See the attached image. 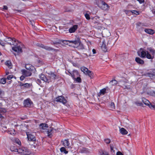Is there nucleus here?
<instances>
[{
	"label": "nucleus",
	"instance_id": "obj_5",
	"mask_svg": "<svg viewBox=\"0 0 155 155\" xmlns=\"http://www.w3.org/2000/svg\"><path fill=\"white\" fill-rule=\"evenodd\" d=\"M98 0L101 3L100 5H98L101 9L104 10H107L109 9L110 6L105 2L101 0Z\"/></svg>",
	"mask_w": 155,
	"mask_h": 155
},
{
	"label": "nucleus",
	"instance_id": "obj_28",
	"mask_svg": "<svg viewBox=\"0 0 155 155\" xmlns=\"http://www.w3.org/2000/svg\"><path fill=\"white\" fill-rule=\"evenodd\" d=\"M40 127L42 129L45 130L48 128V125L45 123H42L40 125Z\"/></svg>",
	"mask_w": 155,
	"mask_h": 155
},
{
	"label": "nucleus",
	"instance_id": "obj_1",
	"mask_svg": "<svg viewBox=\"0 0 155 155\" xmlns=\"http://www.w3.org/2000/svg\"><path fill=\"white\" fill-rule=\"evenodd\" d=\"M18 153L21 155H28L31 153L30 151L28 148L25 147L19 148Z\"/></svg>",
	"mask_w": 155,
	"mask_h": 155
},
{
	"label": "nucleus",
	"instance_id": "obj_62",
	"mask_svg": "<svg viewBox=\"0 0 155 155\" xmlns=\"http://www.w3.org/2000/svg\"><path fill=\"white\" fill-rule=\"evenodd\" d=\"M6 129H7V127H4L2 128V129L5 131L6 130Z\"/></svg>",
	"mask_w": 155,
	"mask_h": 155
},
{
	"label": "nucleus",
	"instance_id": "obj_14",
	"mask_svg": "<svg viewBox=\"0 0 155 155\" xmlns=\"http://www.w3.org/2000/svg\"><path fill=\"white\" fill-rule=\"evenodd\" d=\"M39 78L42 80L48 83H49L50 81H49L48 78H47L45 75L43 74H41V75H39Z\"/></svg>",
	"mask_w": 155,
	"mask_h": 155
},
{
	"label": "nucleus",
	"instance_id": "obj_46",
	"mask_svg": "<svg viewBox=\"0 0 155 155\" xmlns=\"http://www.w3.org/2000/svg\"><path fill=\"white\" fill-rule=\"evenodd\" d=\"M104 141L107 144H109L110 142V140L109 139H105Z\"/></svg>",
	"mask_w": 155,
	"mask_h": 155
},
{
	"label": "nucleus",
	"instance_id": "obj_34",
	"mask_svg": "<svg viewBox=\"0 0 155 155\" xmlns=\"http://www.w3.org/2000/svg\"><path fill=\"white\" fill-rule=\"evenodd\" d=\"M6 65L7 66L10 68H12V63L10 61H7L5 63Z\"/></svg>",
	"mask_w": 155,
	"mask_h": 155
},
{
	"label": "nucleus",
	"instance_id": "obj_16",
	"mask_svg": "<svg viewBox=\"0 0 155 155\" xmlns=\"http://www.w3.org/2000/svg\"><path fill=\"white\" fill-rule=\"evenodd\" d=\"M79 152L81 153H90V150L88 149L82 148L80 150Z\"/></svg>",
	"mask_w": 155,
	"mask_h": 155
},
{
	"label": "nucleus",
	"instance_id": "obj_12",
	"mask_svg": "<svg viewBox=\"0 0 155 155\" xmlns=\"http://www.w3.org/2000/svg\"><path fill=\"white\" fill-rule=\"evenodd\" d=\"M32 103L31 101L28 99L25 100L24 102V106L25 107H30Z\"/></svg>",
	"mask_w": 155,
	"mask_h": 155
},
{
	"label": "nucleus",
	"instance_id": "obj_49",
	"mask_svg": "<svg viewBox=\"0 0 155 155\" xmlns=\"http://www.w3.org/2000/svg\"><path fill=\"white\" fill-rule=\"evenodd\" d=\"M13 76L12 75H9L7 77V79L8 80H11V79L12 78Z\"/></svg>",
	"mask_w": 155,
	"mask_h": 155
},
{
	"label": "nucleus",
	"instance_id": "obj_17",
	"mask_svg": "<svg viewBox=\"0 0 155 155\" xmlns=\"http://www.w3.org/2000/svg\"><path fill=\"white\" fill-rule=\"evenodd\" d=\"M25 68L27 70L32 71L33 69H35L34 67L30 64H26L25 65Z\"/></svg>",
	"mask_w": 155,
	"mask_h": 155
},
{
	"label": "nucleus",
	"instance_id": "obj_42",
	"mask_svg": "<svg viewBox=\"0 0 155 155\" xmlns=\"http://www.w3.org/2000/svg\"><path fill=\"white\" fill-rule=\"evenodd\" d=\"M110 148L111 151L112 153V154H115L113 146H112V145H110Z\"/></svg>",
	"mask_w": 155,
	"mask_h": 155
},
{
	"label": "nucleus",
	"instance_id": "obj_31",
	"mask_svg": "<svg viewBox=\"0 0 155 155\" xmlns=\"http://www.w3.org/2000/svg\"><path fill=\"white\" fill-rule=\"evenodd\" d=\"M10 150L12 151L18 152V149L16 147L13 145L10 148Z\"/></svg>",
	"mask_w": 155,
	"mask_h": 155
},
{
	"label": "nucleus",
	"instance_id": "obj_22",
	"mask_svg": "<svg viewBox=\"0 0 155 155\" xmlns=\"http://www.w3.org/2000/svg\"><path fill=\"white\" fill-rule=\"evenodd\" d=\"M70 74L74 79H76L75 75H77V76H78V73L76 71H73L72 73H70Z\"/></svg>",
	"mask_w": 155,
	"mask_h": 155
},
{
	"label": "nucleus",
	"instance_id": "obj_36",
	"mask_svg": "<svg viewBox=\"0 0 155 155\" xmlns=\"http://www.w3.org/2000/svg\"><path fill=\"white\" fill-rule=\"evenodd\" d=\"M60 151L61 152H64L65 154L67 153L68 151H66L64 147H62L60 148Z\"/></svg>",
	"mask_w": 155,
	"mask_h": 155
},
{
	"label": "nucleus",
	"instance_id": "obj_21",
	"mask_svg": "<svg viewBox=\"0 0 155 155\" xmlns=\"http://www.w3.org/2000/svg\"><path fill=\"white\" fill-rule=\"evenodd\" d=\"M144 31L147 33L151 35L153 34L155 32L154 30L150 29H145Z\"/></svg>",
	"mask_w": 155,
	"mask_h": 155
},
{
	"label": "nucleus",
	"instance_id": "obj_60",
	"mask_svg": "<svg viewBox=\"0 0 155 155\" xmlns=\"http://www.w3.org/2000/svg\"><path fill=\"white\" fill-rule=\"evenodd\" d=\"M82 56L84 57H87V55L86 54H83Z\"/></svg>",
	"mask_w": 155,
	"mask_h": 155
},
{
	"label": "nucleus",
	"instance_id": "obj_4",
	"mask_svg": "<svg viewBox=\"0 0 155 155\" xmlns=\"http://www.w3.org/2000/svg\"><path fill=\"white\" fill-rule=\"evenodd\" d=\"M69 43L71 44V45L74 48H77L81 45V42L78 38H77L74 40L69 41Z\"/></svg>",
	"mask_w": 155,
	"mask_h": 155
},
{
	"label": "nucleus",
	"instance_id": "obj_26",
	"mask_svg": "<svg viewBox=\"0 0 155 155\" xmlns=\"http://www.w3.org/2000/svg\"><path fill=\"white\" fill-rule=\"evenodd\" d=\"M52 128L50 127L49 129H48L47 131L48 136L49 137H51L52 136Z\"/></svg>",
	"mask_w": 155,
	"mask_h": 155
},
{
	"label": "nucleus",
	"instance_id": "obj_38",
	"mask_svg": "<svg viewBox=\"0 0 155 155\" xmlns=\"http://www.w3.org/2000/svg\"><path fill=\"white\" fill-rule=\"evenodd\" d=\"M84 16L87 19L89 20L90 19V15L88 12H87L85 13L84 14Z\"/></svg>",
	"mask_w": 155,
	"mask_h": 155
},
{
	"label": "nucleus",
	"instance_id": "obj_11",
	"mask_svg": "<svg viewBox=\"0 0 155 155\" xmlns=\"http://www.w3.org/2000/svg\"><path fill=\"white\" fill-rule=\"evenodd\" d=\"M141 50L142 48H140V51H138L137 52L139 56L142 58H145L146 56L147 57V51L143 50L141 51Z\"/></svg>",
	"mask_w": 155,
	"mask_h": 155
},
{
	"label": "nucleus",
	"instance_id": "obj_23",
	"mask_svg": "<svg viewBox=\"0 0 155 155\" xmlns=\"http://www.w3.org/2000/svg\"><path fill=\"white\" fill-rule=\"evenodd\" d=\"M69 41H70V40H61L58 42H54V44H57V43L60 44L61 43V42H62L64 44L68 45V43H69Z\"/></svg>",
	"mask_w": 155,
	"mask_h": 155
},
{
	"label": "nucleus",
	"instance_id": "obj_6",
	"mask_svg": "<svg viewBox=\"0 0 155 155\" xmlns=\"http://www.w3.org/2000/svg\"><path fill=\"white\" fill-rule=\"evenodd\" d=\"M107 41V38L103 39L102 40V41L101 43L100 44L102 50L106 52L107 51V46L106 45V44Z\"/></svg>",
	"mask_w": 155,
	"mask_h": 155
},
{
	"label": "nucleus",
	"instance_id": "obj_47",
	"mask_svg": "<svg viewBox=\"0 0 155 155\" xmlns=\"http://www.w3.org/2000/svg\"><path fill=\"white\" fill-rule=\"evenodd\" d=\"M125 12L127 14H128L129 13H133V11L131 10H125Z\"/></svg>",
	"mask_w": 155,
	"mask_h": 155
},
{
	"label": "nucleus",
	"instance_id": "obj_59",
	"mask_svg": "<svg viewBox=\"0 0 155 155\" xmlns=\"http://www.w3.org/2000/svg\"><path fill=\"white\" fill-rule=\"evenodd\" d=\"M3 9L5 10H7L8 9V7L6 5H4L3 6Z\"/></svg>",
	"mask_w": 155,
	"mask_h": 155
},
{
	"label": "nucleus",
	"instance_id": "obj_29",
	"mask_svg": "<svg viewBox=\"0 0 155 155\" xmlns=\"http://www.w3.org/2000/svg\"><path fill=\"white\" fill-rule=\"evenodd\" d=\"M64 146L65 147H68L69 145V143L68 140H65L63 141Z\"/></svg>",
	"mask_w": 155,
	"mask_h": 155
},
{
	"label": "nucleus",
	"instance_id": "obj_18",
	"mask_svg": "<svg viewBox=\"0 0 155 155\" xmlns=\"http://www.w3.org/2000/svg\"><path fill=\"white\" fill-rule=\"evenodd\" d=\"M28 138V140L31 141H35V136L31 134H27Z\"/></svg>",
	"mask_w": 155,
	"mask_h": 155
},
{
	"label": "nucleus",
	"instance_id": "obj_19",
	"mask_svg": "<svg viewBox=\"0 0 155 155\" xmlns=\"http://www.w3.org/2000/svg\"><path fill=\"white\" fill-rule=\"evenodd\" d=\"M56 75L54 73H51L49 74L48 76V78L50 82L52 81L53 80H54L55 78Z\"/></svg>",
	"mask_w": 155,
	"mask_h": 155
},
{
	"label": "nucleus",
	"instance_id": "obj_32",
	"mask_svg": "<svg viewBox=\"0 0 155 155\" xmlns=\"http://www.w3.org/2000/svg\"><path fill=\"white\" fill-rule=\"evenodd\" d=\"M142 101L146 105H149V104H150V102L149 101H148L146 99L144 98H142Z\"/></svg>",
	"mask_w": 155,
	"mask_h": 155
},
{
	"label": "nucleus",
	"instance_id": "obj_52",
	"mask_svg": "<svg viewBox=\"0 0 155 155\" xmlns=\"http://www.w3.org/2000/svg\"><path fill=\"white\" fill-rule=\"evenodd\" d=\"M96 19V18H92V22L94 23H98V21H96L95 20Z\"/></svg>",
	"mask_w": 155,
	"mask_h": 155
},
{
	"label": "nucleus",
	"instance_id": "obj_40",
	"mask_svg": "<svg viewBox=\"0 0 155 155\" xmlns=\"http://www.w3.org/2000/svg\"><path fill=\"white\" fill-rule=\"evenodd\" d=\"M147 74L148 76L150 78H153L154 76L152 72L151 73H147Z\"/></svg>",
	"mask_w": 155,
	"mask_h": 155
},
{
	"label": "nucleus",
	"instance_id": "obj_15",
	"mask_svg": "<svg viewBox=\"0 0 155 155\" xmlns=\"http://www.w3.org/2000/svg\"><path fill=\"white\" fill-rule=\"evenodd\" d=\"M116 41V40L114 39L110 38L108 40H107V45L109 44L111 46H113L115 44Z\"/></svg>",
	"mask_w": 155,
	"mask_h": 155
},
{
	"label": "nucleus",
	"instance_id": "obj_13",
	"mask_svg": "<svg viewBox=\"0 0 155 155\" xmlns=\"http://www.w3.org/2000/svg\"><path fill=\"white\" fill-rule=\"evenodd\" d=\"M13 50L18 53L22 52V49L20 46H15L12 48Z\"/></svg>",
	"mask_w": 155,
	"mask_h": 155
},
{
	"label": "nucleus",
	"instance_id": "obj_35",
	"mask_svg": "<svg viewBox=\"0 0 155 155\" xmlns=\"http://www.w3.org/2000/svg\"><path fill=\"white\" fill-rule=\"evenodd\" d=\"M6 82V78H2L0 80V83L1 84H4Z\"/></svg>",
	"mask_w": 155,
	"mask_h": 155
},
{
	"label": "nucleus",
	"instance_id": "obj_2",
	"mask_svg": "<svg viewBox=\"0 0 155 155\" xmlns=\"http://www.w3.org/2000/svg\"><path fill=\"white\" fill-rule=\"evenodd\" d=\"M127 80L125 78H122L121 80L118 81V84L123 85L122 87L124 89H130V86L129 85L125 84L127 82Z\"/></svg>",
	"mask_w": 155,
	"mask_h": 155
},
{
	"label": "nucleus",
	"instance_id": "obj_20",
	"mask_svg": "<svg viewBox=\"0 0 155 155\" xmlns=\"http://www.w3.org/2000/svg\"><path fill=\"white\" fill-rule=\"evenodd\" d=\"M77 25H74L72 27L70 28L69 29V32L72 33L74 32L75 30L77 29Z\"/></svg>",
	"mask_w": 155,
	"mask_h": 155
},
{
	"label": "nucleus",
	"instance_id": "obj_3",
	"mask_svg": "<svg viewBox=\"0 0 155 155\" xmlns=\"http://www.w3.org/2000/svg\"><path fill=\"white\" fill-rule=\"evenodd\" d=\"M147 51V58L149 59H153L154 58L153 54L155 53V51L151 48H148Z\"/></svg>",
	"mask_w": 155,
	"mask_h": 155
},
{
	"label": "nucleus",
	"instance_id": "obj_24",
	"mask_svg": "<svg viewBox=\"0 0 155 155\" xmlns=\"http://www.w3.org/2000/svg\"><path fill=\"white\" fill-rule=\"evenodd\" d=\"M37 45L38 46L41 47L42 48H44L48 50H52L53 49L50 47L45 46L42 44L40 45L39 44H38Z\"/></svg>",
	"mask_w": 155,
	"mask_h": 155
},
{
	"label": "nucleus",
	"instance_id": "obj_33",
	"mask_svg": "<svg viewBox=\"0 0 155 155\" xmlns=\"http://www.w3.org/2000/svg\"><path fill=\"white\" fill-rule=\"evenodd\" d=\"M13 141L14 142H15L18 145H21V142L20 140L17 138H15L14 139Z\"/></svg>",
	"mask_w": 155,
	"mask_h": 155
},
{
	"label": "nucleus",
	"instance_id": "obj_8",
	"mask_svg": "<svg viewBox=\"0 0 155 155\" xmlns=\"http://www.w3.org/2000/svg\"><path fill=\"white\" fill-rule=\"evenodd\" d=\"M5 41L10 45H17V41L15 38H6L5 39Z\"/></svg>",
	"mask_w": 155,
	"mask_h": 155
},
{
	"label": "nucleus",
	"instance_id": "obj_43",
	"mask_svg": "<svg viewBox=\"0 0 155 155\" xmlns=\"http://www.w3.org/2000/svg\"><path fill=\"white\" fill-rule=\"evenodd\" d=\"M74 80H75L78 83H80L81 81V78L79 77H77L76 78V79Z\"/></svg>",
	"mask_w": 155,
	"mask_h": 155
},
{
	"label": "nucleus",
	"instance_id": "obj_54",
	"mask_svg": "<svg viewBox=\"0 0 155 155\" xmlns=\"http://www.w3.org/2000/svg\"><path fill=\"white\" fill-rule=\"evenodd\" d=\"M25 76L23 75H22L20 77V79L21 80V81H23V80H24L25 78Z\"/></svg>",
	"mask_w": 155,
	"mask_h": 155
},
{
	"label": "nucleus",
	"instance_id": "obj_56",
	"mask_svg": "<svg viewBox=\"0 0 155 155\" xmlns=\"http://www.w3.org/2000/svg\"><path fill=\"white\" fill-rule=\"evenodd\" d=\"M117 155H123V154L120 152L118 151L117 153Z\"/></svg>",
	"mask_w": 155,
	"mask_h": 155
},
{
	"label": "nucleus",
	"instance_id": "obj_27",
	"mask_svg": "<svg viewBox=\"0 0 155 155\" xmlns=\"http://www.w3.org/2000/svg\"><path fill=\"white\" fill-rule=\"evenodd\" d=\"M135 61L137 62L140 64H143L144 62L143 60L138 57L136 58Z\"/></svg>",
	"mask_w": 155,
	"mask_h": 155
},
{
	"label": "nucleus",
	"instance_id": "obj_55",
	"mask_svg": "<svg viewBox=\"0 0 155 155\" xmlns=\"http://www.w3.org/2000/svg\"><path fill=\"white\" fill-rule=\"evenodd\" d=\"M4 94V91H2L0 89V96Z\"/></svg>",
	"mask_w": 155,
	"mask_h": 155
},
{
	"label": "nucleus",
	"instance_id": "obj_45",
	"mask_svg": "<svg viewBox=\"0 0 155 155\" xmlns=\"http://www.w3.org/2000/svg\"><path fill=\"white\" fill-rule=\"evenodd\" d=\"M147 106H149L150 108L151 109H153L155 107V105H152L151 104H150H150H149V105H147Z\"/></svg>",
	"mask_w": 155,
	"mask_h": 155
},
{
	"label": "nucleus",
	"instance_id": "obj_37",
	"mask_svg": "<svg viewBox=\"0 0 155 155\" xmlns=\"http://www.w3.org/2000/svg\"><path fill=\"white\" fill-rule=\"evenodd\" d=\"M8 133L14 135L15 134V130L14 129L8 131Z\"/></svg>",
	"mask_w": 155,
	"mask_h": 155
},
{
	"label": "nucleus",
	"instance_id": "obj_50",
	"mask_svg": "<svg viewBox=\"0 0 155 155\" xmlns=\"http://www.w3.org/2000/svg\"><path fill=\"white\" fill-rule=\"evenodd\" d=\"M102 154L103 155H110L107 152L105 151H103Z\"/></svg>",
	"mask_w": 155,
	"mask_h": 155
},
{
	"label": "nucleus",
	"instance_id": "obj_41",
	"mask_svg": "<svg viewBox=\"0 0 155 155\" xmlns=\"http://www.w3.org/2000/svg\"><path fill=\"white\" fill-rule=\"evenodd\" d=\"M111 109L114 110L115 109V106L114 103H111L110 104Z\"/></svg>",
	"mask_w": 155,
	"mask_h": 155
},
{
	"label": "nucleus",
	"instance_id": "obj_39",
	"mask_svg": "<svg viewBox=\"0 0 155 155\" xmlns=\"http://www.w3.org/2000/svg\"><path fill=\"white\" fill-rule=\"evenodd\" d=\"M110 83L112 85H114L117 84V81L115 80H114L111 81Z\"/></svg>",
	"mask_w": 155,
	"mask_h": 155
},
{
	"label": "nucleus",
	"instance_id": "obj_25",
	"mask_svg": "<svg viewBox=\"0 0 155 155\" xmlns=\"http://www.w3.org/2000/svg\"><path fill=\"white\" fill-rule=\"evenodd\" d=\"M107 91H108V87L104 88L100 90L99 94L100 95H104L105 93H107Z\"/></svg>",
	"mask_w": 155,
	"mask_h": 155
},
{
	"label": "nucleus",
	"instance_id": "obj_64",
	"mask_svg": "<svg viewBox=\"0 0 155 155\" xmlns=\"http://www.w3.org/2000/svg\"><path fill=\"white\" fill-rule=\"evenodd\" d=\"M152 73H153V74H154V75L155 76V69L153 70L152 71Z\"/></svg>",
	"mask_w": 155,
	"mask_h": 155
},
{
	"label": "nucleus",
	"instance_id": "obj_44",
	"mask_svg": "<svg viewBox=\"0 0 155 155\" xmlns=\"http://www.w3.org/2000/svg\"><path fill=\"white\" fill-rule=\"evenodd\" d=\"M6 112V110L4 108H0V112L2 113H5Z\"/></svg>",
	"mask_w": 155,
	"mask_h": 155
},
{
	"label": "nucleus",
	"instance_id": "obj_53",
	"mask_svg": "<svg viewBox=\"0 0 155 155\" xmlns=\"http://www.w3.org/2000/svg\"><path fill=\"white\" fill-rule=\"evenodd\" d=\"M36 82L39 85H40L41 83V80L39 79H38L37 80Z\"/></svg>",
	"mask_w": 155,
	"mask_h": 155
},
{
	"label": "nucleus",
	"instance_id": "obj_10",
	"mask_svg": "<svg viewBox=\"0 0 155 155\" xmlns=\"http://www.w3.org/2000/svg\"><path fill=\"white\" fill-rule=\"evenodd\" d=\"M21 71L23 75H24L25 77H29L32 74L31 72L32 71H31L23 69Z\"/></svg>",
	"mask_w": 155,
	"mask_h": 155
},
{
	"label": "nucleus",
	"instance_id": "obj_7",
	"mask_svg": "<svg viewBox=\"0 0 155 155\" xmlns=\"http://www.w3.org/2000/svg\"><path fill=\"white\" fill-rule=\"evenodd\" d=\"M81 70L86 74L88 75L91 78L93 77L92 72L91 71L89 70L86 68L82 67L81 68Z\"/></svg>",
	"mask_w": 155,
	"mask_h": 155
},
{
	"label": "nucleus",
	"instance_id": "obj_57",
	"mask_svg": "<svg viewBox=\"0 0 155 155\" xmlns=\"http://www.w3.org/2000/svg\"><path fill=\"white\" fill-rule=\"evenodd\" d=\"M0 44L2 46H5V44L1 40H0Z\"/></svg>",
	"mask_w": 155,
	"mask_h": 155
},
{
	"label": "nucleus",
	"instance_id": "obj_9",
	"mask_svg": "<svg viewBox=\"0 0 155 155\" xmlns=\"http://www.w3.org/2000/svg\"><path fill=\"white\" fill-rule=\"evenodd\" d=\"M54 101L62 103L64 104H66L67 102L66 100L64 97L62 96H58L56 97L54 99Z\"/></svg>",
	"mask_w": 155,
	"mask_h": 155
},
{
	"label": "nucleus",
	"instance_id": "obj_61",
	"mask_svg": "<svg viewBox=\"0 0 155 155\" xmlns=\"http://www.w3.org/2000/svg\"><path fill=\"white\" fill-rule=\"evenodd\" d=\"M92 52L93 54H95L96 53V51L95 49H93Z\"/></svg>",
	"mask_w": 155,
	"mask_h": 155
},
{
	"label": "nucleus",
	"instance_id": "obj_58",
	"mask_svg": "<svg viewBox=\"0 0 155 155\" xmlns=\"http://www.w3.org/2000/svg\"><path fill=\"white\" fill-rule=\"evenodd\" d=\"M140 3H142L144 2V0H137Z\"/></svg>",
	"mask_w": 155,
	"mask_h": 155
},
{
	"label": "nucleus",
	"instance_id": "obj_30",
	"mask_svg": "<svg viewBox=\"0 0 155 155\" xmlns=\"http://www.w3.org/2000/svg\"><path fill=\"white\" fill-rule=\"evenodd\" d=\"M120 131L121 134L123 135L127 134L128 133L127 131L124 128H122L120 129Z\"/></svg>",
	"mask_w": 155,
	"mask_h": 155
},
{
	"label": "nucleus",
	"instance_id": "obj_63",
	"mask_svg": "<svg viewBox=\"0 0 155 155\" xmlns=\"http://www.w3.org/2000/svg\"><path fill=\"white\" fill-rule=\"evenodd\" d=\"M152 94L153 96H155V91H153L152 92Z\"/></svg>",
	"mask_w": 155,
	"mask_h": 155
},
{
	"label": "nucleus",
	"instance_id": "obj_51",
	"mask_svg": "<svg viewBox=\"0 0 155 155\" xmlns=\"http://www.w3.org/2000/svg\"><path fill=\"white\" fill-rule=\"evenodd\" d=\"M24 86L25 87H28L30 86V85L28 83H25L24 84Z\"/></svg>",
	"mask_w": 155,
	"mask_h": 155
},
{
	"label": "nucleus",
	"instance_id": "obj_48",
	"mask_svg": "<svg viewBox=\"0 0 155 155\" xmlns=\"http://www.w3.org/2000/svg\"><path fill=\"white\" fill-rule=\"evenodd\" d=\"M132 11H133V12H134L133 13H132L133 14H136V15H138L139 14V12L138 11H136V10H132Z\"/></svg>",
	"mask_w": 155,
	"mask_h": 155
}]
</instances>
